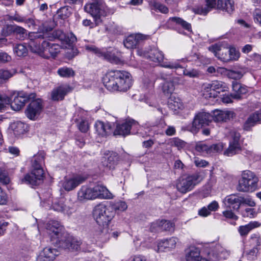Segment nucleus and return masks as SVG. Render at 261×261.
<instances>
[{
	"label": "nucleus",
	"instance_id": "nucleus-61",
	"mask_svg": "<svg viewBox=\"0 0 261 261\" xmlns=\"http://www.w3.org/2000/svg\"><path fill=\"white\" fill-rule=\"evenodd\" d=\"M114 208L120 211H124L126 210L127 205L124 201H119L114 204Z\"/></svg>",
	"mask_w": 261,
	"mask_h": 261
},
{
	"label": "nucleus",
	"instance_id": "nucleus-59",
	"mask_svg": "<svg viewBox=\"0 0 261 261\" xmlns=\"http://www.w3.org/2000/svg\"><path fill=\"white\" fill-rule=\"evenodd\" d=\"M253 19L255 22L261 25V9H255L253 12Z\"/></svg>",
	"mask_w": 261,
	"mask_h": 261
},
{
	"label": "nucleus",
	"instance_id": "nucleus-13",
	"mask_svg": "<svg viewBox=\"0 0 261 261\" xmlns=\"http://www.w3.org/2000/svg\"><path fill=\"white\" fill-rule=\"evenodd\" d=\"M84 10L93 17L96 25L101 23V17L104 13L102 11V6L96 3L87 4L84 6Z\"/></svg>",
	"mask_w": 261,
	"mask_h": 261
},
{
	"label": "nucleus",
	"instance_id": "nucleus-52",
	"mask_svg": "<svg viewBox=\"0 0 261 261\" xmlns=\"http://www.w3.org/2000/svg\"><path fill=\"white\" fill-rule=\"evenodd\" d=\"M244 72L242 70H229L227 77L234 80H239L242 77Z\"/></svg>",
	"mask_w": 261,
	"mask_h": 261
},
{
	"label": "nucleus",
	"instance_id": "nucleus-18",
	"mask_svg": "<svg viewBox=\"0 0 261 261\" xmlns=\"http://www.w3.org/2000/svg\"><path fill=\"white\" fill-rule=\"evenodd\" d=\"M138 124L134 120H128L116 126L114 131V135L126 136L130 134V130L133 128H137Z\"/></svg>",
	"mask_w": 261,
	"mask_h": 261
},
{
	"label": "nucleus",
	"instance_id": "nucleus-53",
	"mask_svg": "<svg viewBox=\"0 0 261 261\" xmlns=\"http://www.w3.org/2000/svg\"><path fill=\"white\" fill-rule=\"evenodd\" d=\"M6 19L9 21H15L17 22H23L24 21V17L15 13L13 15H7Z\"/></svg>",
	"mask_w": 261,
	"mask_h": 261
},
{
	"label": "nucleus",
	"instance_id": "nucleus-21",
	"mask_svg": "<svg viewBox=\"0 0 261 261\" xmlns=\"http://www.w3.org/2000/svg\"><path fill=\"white\" fill-rule=\"evenodd\" d=\"M58 254L59 252L56 249L47 247L41 251L36 261H53Z\"/></svg>",
	"mask_w": 261,
	"mask_h": 261
},
{
	"label": "nucleus",
	"instance_id": "nucleus-56",
	"mask_svg": "<svg viewBox=\"0 0 261 261\" xmlns=\"http://www.w3.org/2000/svg\"><path fill=\"white\" fill-rule=\"evenodd\" d=\"M54 36L63 42H67L66 35L61 30H57L53 33Z\"/></svg>",
	"mask_w": 261,
	"mask_h": 261
},
{
	"label": "nucleus",
	"instance_id": "nucleus-28",
	"mask_svg": "<svg viewBox=\"0 0 261 261\" xmlns=\"http://www.w3.org/2000/svg\"><path fill=\"white\" fill-rule=\"evenodd\" d=\"M261 121V111H257L250 115L247 119L243 125L244 130H250L252 127Z\"/></svg>",
	"mask_w": 261,
	"mask_h": 261
},
{
	"label": "nucleus",
	"instance_id": "nucleus-60",
	"mask_svg": "<svg viewBox=\"0 0 261 261\" xmlns=\"http://www.w3.org/2000/svg\"><path fill=\"white\" fill-rule=\"evenodd\" d=\"M70 10L71 8L68 6L61 8L60 12L63 18L68 17L71 15V13Z\"/></svg>",
	"mask_w": 261,
	"mask_h": 261
},
{
	"label": "nucleus",
	"instance_id": "nucleus-41",
	"mask_svg": "<svg viewBox=\"0 0 261 261\" xmlns=\"http://www.w3.org/2000/svg\"><path fill=\"white\" fill-rule=\"evenodd\" d=\"M241 150V145L240 143L229 142V145L228 148L225 151L224 154L227 156H232L238 153Z\"/></svg>",
	"mask_w": 261,
	"mask_h": 261
},
{
	"label": "nucleus",
	"instance_id": "nucleus-5",
	"mask_svg": "<svg viewBox=\"0 0 261 261\" xmlns=\"http://www.w3.org/2000/svg\"><path fill=\"white\" fill-rule=\"evenodd\" d=\"M202 180V177L199 173L184 175L177 180L176 189L181 193H186L192 190Z\"/></svg>",
	"mask_w": 261,
	"mask_h": 261
},
{
	"label": "nucleus",
	"instance_id": "nucleus-16",
	"mask_svg": "<svg viewBox=\"0 0 261 261\" xmlns=\"http://www.w3.org/2000/svg\"><path fill=\"white\" fill-rule=\"evenodd\" d=\"M86 178L82 175H76L71 178H65L62 181V187L67 191H70L83 183Z\"/></svg>",
	"mask_w": 261,
	"mask_h": 261
},
{
	"label": "nucleus",
	"instance_id": "nucleus-55",
	"mask_svg": "<svg viewBox=\"0 0 261 261\" xmlns=\"http://www.w3.org/2000/svg\"><path fill=\"white\" fill-rule=\"evenodd\" d=\"M247 205L250 207H254L256 205L255 202L254 200L250 197H243L241 196V205Z\"/></svg>",
	"mask_w": 261,
	"mask_h": 261
},
{
	"label": "nucleus",
	"instance_id": "nucleus-35",
	"mask_svg": "<svg viewBox=\"0 0 261 261\" xmlns=\"http://www.w3.org/2000/svg\"><path fill=\"white\" fill-rule=\"evenodd\" d=\"M183 61L184 60L182 59L180 60H178L171 61H163L160 66L166 68L174 69L177 73V72H180L181 70L182 65L180 64V63Z\"/></svg>",
	"mask_w": 261,
	"mask_h": 261
},
{
	"label": "nucleus",
	"instance_id": "nucleus-58",
	"mask_svg": "<svg viewBox=\"0 0 261 261\" xmlns=\"http://www.w3.org/2000/svg\"><path fill=\"white\" fill-rule=\"evenodd\" d=\"M240 137L241 135L239 132L234 130H232L230 132V137L231 140L230 142L233 143H240Z\"/></svg>",
	"mask_w": 261,
	"mask_h": 261
},
{
	"label": "nucleus",
	"instance_id": "nucleus-46",
	"mask_svg": "<svg viewBox=\"0 0 261 261\" xmlns=\"http://www.w3.org/2000/svg\"><path fill=\"white\" fill-rule=\"evenodd\" d=\"M57 73L60 76L63 77H70L74 75V72L73 69L67 67L59 68Z\"/></svg>",
	"mask_w": 261,
	"mask_h": 261
},
{
	"label": "nucleus",
	"instance_id": "nucleus-63",
	"mask_svg": "<svg viewBox=\"0 0 261 261\" xmlns=\"http://www.w3.org/2000/svg\"><path fill=\"white\" fill-rule=\"evenodd\" d=\"M79 128L82 132H87L89 129L88 121L86 120H82L79 124Z\"/></svg>",
	"mask_w": 261,
	"mask_h": 261
},
{
	"label": "nucleus",
	"instance_id": "nucleus-19",
	"mask_svg": "<svg viewBox=\"0 0 261 261\" xmlns=\"http://www.w3.org/2000/svg\"><path fill=\"white\" fill-rule=\"evenodd\" d=\"M178 239L175 237L161 240L158 243L155 251L158 252L169 251L175 248Z\"/></svg>",
	"mask_w": 261,
	"mask_h": 261
},
{
	"label": "nucleus",
	"instance_id": "nucleus-43",
	"mask_svg": "<svg viewBox=\"0 0 261 261\" xmlns=\"http://www.w3.org/2000/svg\"><path fill=\"white\" fill-rule=\"evenodd\" d=\"M178 75L184 74L185 76L191 78L198 77L200 73L199 71L195 69H185L182 66L180 72H177Z\"/></svg>",
	"mask_w": 261,
	"mask_h": 261
},
{
	"label": "nucleus",
	"instance_id": "nucleus-50",
	"mask_svg": "<svg viewBox=\"0 0 261 261\" xmlns=\"http://www.w3.org/2000/svg\"><path fill=\"white\" fill-rule=\"evenodd\" d=\"M151 6L152 7V9L155 11H158L164 14H167L168 13V8L166 6L159 2H153L152 3Z\"/></svg>",
	"mask_w": 261,
	"mask_h": 261
},
{
	"label": "nucleus",
	"instance_id": "nucleus-49",
	"mask_svg": "<svg viewBox=\"0 0 261 261\" xmlns=\"http://www.w3.org/2000/svg\"><path fill=\"white\" fill-rule=\"evenodd\" d=\"M241 214L244 217L253 218L257 215V211L255 208H246L241 211Z\"/></svg>",
	"mask_w": 261,
	"mask_h": 261
},
{
	"label": "nucleus",
	"instance_id": "nucleus-24",
	"mask_svg": "<svg viewBox=\"0 0 261 261\" xmlns=\"http://www.w3.org/2000/svg\"><path fill=\"white\" fill-rule=\"evenodd\" d=\"M94 126L97 134L102 137L107 136L113 132L112 124L109 122L97 121L95 122Z\"/></svg>",
	"mask_w": 261,
	"mask_h": 261
},
{
	"label": "nucleus",
	"instance_id": "nucleus-23",
	"mask_svg": "<svg viewBox=\"0 0 261 261\" xmlns=\"http://www.w3.org/2000/svg\"><path fill=\"white\" fill-rule=\"evenodd\" d=\"M146 36L141 34H132L128 36L123 41L124 46L128 49L136 48L140 41L146 39Z\"/></svg>",
	"mask_w": 261,
	"mask_h": 261
},
{
	"label": "nucleus",
	"instance_id": "nucleus-32",
	"mask_svg": "<svg viewBox=\"0 0 261 261\" xmlns=\"http://www.w3.org/2000/svg\"><path fill=\"white\" fill-rule=\"evenodd\" d=\"M232 88L235 93L232 96L235 99L240 98L241 95L245 94L248 92L247 87L246 86L236 81L232 82Z\"/></svg>",
	"mask_w": 261,
	"mask_h": 261
},
{
	"label": "nucleus",
	"instance_id": "nucleus-20",
	"mask_svg": "<svg viewBox=\"0 0 261 261\" xmlns=\"http://www.w3.org/2000/svg\"><path fill=\"white\" fill-rule=\"evenodd\" d=\"M223 202L226 207L234 211H238L241 205V196L231 194L227 196L223 199Z\"/></svg>",
	"mask_w": 261,
	"mask_h": 261
},
{
	"label": "nucleus",
	"instance_id": "nucleus-15",
	"mask_svg": "<svg viewBox=\"0 0 261 261\" xmlns=\"http://www.w3.org/2000/svg\"><path fill=\"white\" fill-rule=\"evenodd\" d=\"M208 50L212 52L218 59L225 62H229L228 48L215 44L208 47Z\"/></svg>",
	"mask_w": 261,
	"mask_h": 261
},
{
	"label": "nucleus",
	"instance_id": "nucleus-48",
	"mask_svg": "<svg viewBox=\"0 0 261 261\" xmlns=\"http://www.w3.org/2000/svg\"><path fill=\"white\" fill-rule=\"evenodd\" d=\"M169 20L175 22L179 25H180L183 28L188 30V31H191V24L179 17H171L169 18Z\"/></svg>",
	"mask_w": 261,
	"mask_h": 261
},
{
	"label": "nucleus",
	"instance_id": "nucleus-57",
	"mask_svg": "<svg viewBox=\"0 0 261 261\" xmlns=\"http://www.w3.org/2000/svg\"><path fill=\"white\" fill-rule=\"evenodd\" d=\"M14 33L23 37L24 35H26L27 30L21 27L14 24Z\"/></svg>",
	"mask_w": 261,
	"mask_h": 261
},
{
	"label": "nucleus",
	"instance_id": "nucleus-62",
	"mask_svg": "<svg viewBox=\"0 0 261 261\" xmlns=\"http://www.w3.org/2000/svg\"><path fill=\"white\" fill-rule=\"evenodd\" d=\"M12 76V74L8 70H0V77L3 82Z\"/></svg>",
	"mask_w": 261,
	"mask_h": 261
},
{
	"label": "nucleus",
	"instance_id": "nucleus-29",
	"mask_svg": "<svg viewBox=\"0 0 261 261\" xmlns=\"http://www.w3.org/2000/svg\"><path fill=\"white\" fill-rule=\"evenodd\" d=\"M60 46L56 43H51L48 42L47 46H45L43 54L46 57H42L44 58L48 59L50 57L55 58L60 52Z\"/></svg>",
	"mask_w": 261,
	"mask_h": 261
},
{
	"label": "nucleus",
	"instance_id": "nucleus-30",
	"mask_svg": "<svg viewBox=\"0 0 261 261\" xmlns=\"http://www.w3.org/2000/svg\"><path fill=\"white\" fill-rule=\"evenodd\" d=\"M201 258L198 248L191 247L186 250L185 261H199Z\"/></svg>",
	"mask_w": 261,
	"mask_h": 261
},
{
	"label": "nucleus",
	"instance_id": "nucleus-25",
	"mask_svg": "<svg viewBox=\"0 0 261 261\" xmlns=\"http://www.w3.org/2000/svg\"><path fill=\"white\" fill-rule=\"evenodd\" d=\"M77 198L80 201H84L88 200H94L93 187L83 186L77 192Z\"/></svg>",
	"mask_w": 261,
	"mask_h": 261
},
{
	"label": "nucleus",
	"instance_id": "nucleus-8",
	"mask_svg": "<svg viewBox=\"0 0 261 261\" xmlns=\"http://www.w3.org/2000/svg\"><path fill=\"white\" fill-rule=\"evenodd\" d=\"M1 95L7 97L9 101V103L5 104L4 108H5L7 105H10L11 109L16 111L21 109L28 99H34L36 98L35 93H31L28 95L23 92L14 93L11 95V98H9L6 95Z\"/></svg>",
	"mask_w": 261,
	"mask_h": 261
},
{
	"label": "nucleus",
	"instance_id": "nucleus-37",
	"mask_svg": "<svg viewBox=\"0 0 261 261\" xmlns=\"http://www.w3.org/2000/svg\"><path fill=\"white\" fill-rule=\"evenodd\" d=\"M212 83H205L203 84L202 88V94L205 98H216V92L212 88Z\"/></svg>",
	"mask_w": 261,
	"mask_h": 261
},
{
	"label": "nucleus",
	"instance_id": "nucleus-2",
	"mask_svg": "<svg viewBox=\"0 0 261 261\" xmlns=\"http://www.w3.org/2000/svg\"><path fill=\"white\" fill-rule=\"evenodd\" d=\"M102 81L106 88L112 92H125L132 86L130 73L123 70L109 71L103 76Z\"/></svg>",
	"mask_w": 261,
	"mask_h": 261
},
{
	"label": "nucleus",
	"instance_id": "nucleus-7",
	"mask_svg": "<svg viewBox=\"0 0 261 261\" xmlns=\"http://www.w3.org/2000/svg\"><path fill=\"white\" fill-rule=\"evenodd\" d=\"M206 3L204 7L196 9V13L200 15H206L216 6L218 9L225 10L228 13H231L234 9V5L230 0H218L217 5L216 0H206Z\"/></svg>",
	"mask_w": 261,
	"mask_h": 261
},
{
	"label": "nucleus",
	"instance_id": "nucleus-4",
	"mask_svg": "<svg viewBox=\"0 0 261 261\" xmlns=\"http://www.w3.org/2000/svg\"><path fill=\"white\" fill-rule=\"evenodd\" d=\"M93 216L99 225V231L97 232L101 241H105L109 238L108 225L114 216V212L110 207L100 203L95 206L93 211Z\"/></svg>",
	"mask_w": 261,
	"mask_h": 261
},
{
	"label": "nucleus",
	"instance_id": "nucleus-42",
	"mask_svg": "<svg viewBox=\"0 0 261 261\" xmlns=\"http://www.w3.org/2000/svg\"><path fill=\"white\" fill-rule=\"evenodd\" d=\"M153 225H158L161 226V230L172 231L174 230V224L170 221L165 220H158L155 221Z\"/></svg>",
	"mask_w": 261,
	"mask_h": 261
},
{
	"label": "nucleus",
	"instance_id": "nucleus-3",
	"mask_svg": "<svg viewBox=\"0 0 261 261\" xmlns=\"http://www.w3.org/2000/svg\"><path fill=\"white\" fill-rule=\"evenodd\" d=\"M45 153L44 151L39 152L32 160L31 172L19 178V183L32 186H37L43 180L44 172L43 165L44 164Z\"/></svg>",
	"mask_w": 261,
	"mask_h": 261
},
{
	"label": "nucleus",
	"instance_id": "nucleus-27",
	"mask_svg": "<svg viewBox=\"0 0 261 261\" xmlns=\"http://www.w3.org/2000/svg\"><path fill=\"white\" fill-rule=\"evenodd\" d=\"M72 89L69 85H61L54 89L51 93V98L53 100H61L64 96L69 92H71Z\"/></svg>",
	"mask_w": 261,
	"mask_h": 261
},
{
	"label": "nucleus",
	"instance_id": "nucleus-51",
	"mask_svg": "<svg viewBox=\"0 0 261 261\" xmlns=\"http://www.w3.org/2000/svg\"><path fill=\"white\" fill-rule=\"evenodd\" d=\"M229 62L230 61H237L240 57V53L234 47L228 48Z\"/></svg>",
	"mask_w": 261,
	"mask_h": 261
},
{
	"label": "nucleus",
	"instance_id": "nucleus-9",
	"mask_svg": "<svg viewBox=\"0 0 261 261\" xmlns=\"http://www.w3.org/2000/svg\"><path fill=\"white\" fill-rule=\"evenodd\" d=\"M213 120L211 114L205 112L198 113L194 117L190 130L193 133H196L198 130L204 125H208Z\"/></svg>",
	"mask_w": 261,
	"mask_h": 261
},
{
	"label": "nucleus",
	"instance_id": "nucleus-22",
	"mask_svg": "<svg viewBox=\"0 0 261 261\" xmlns=\"http://www.w3.org/2000/svg\"><path fill=\"white\" fill-rule=\"evenodd\" d=\"M95 199H111L113 198L112 193L102 185H97L93 187Z\"/></svg>",
	"mask_w": 261,
	"mask_h": 261
},
{
	"label": "nucleus",
	"instance_id": "nucleus-14",
	"mask_svg": "<svg viewBox=\"0 0 261 261\" xmlns=\"http://www.w3.org/2000/svg\"><path fill=\"white\" fill-rule=\"evenodd\" d=\"M223 144L222 143L207 145L203 142H199L196 143L195 149L197 151L204 154H211L219 152L222 150Z\"/></svg>",
	"mask_w": 261,
	"mask_h": 261
},
{
	"label": "nucleus",
	"instance_id": "nucleus-6",
	"mask_svg": "<svg viewBox=\"0 0 261 261\" xmlns=\"http://www.w3.org/2000/svg\"><path fill=\"white\" fill-rule=\"evenodd\" d=\"M258 179L253 172L245 170L241 174L237 190L242 192H252L256 190Z\"/></svg>",
	"mask_w": 261,
	"mask_h": 261
},
{
	"label": "nucleus",
	"instance_id": "nucleus-44",
	"mask_svg": "<svg viewBox=\"0 0 261 261\" xmlns=\"http://www.w3.org/2000/svg\"><path fill=\"white\" fill-rule=\"evenodd\" d=\"M85 48L86 50L94 53L99 57H101L106 59H108L107 52L101 50L94 45H86Z\"/></svg>",
	"mask_w": 261,
	"mask_h": 261
},
{
	"label": "nucleus",
	"instance_id": "nucleus-10",
	"mask_svg": "<svg viewBox=\"0 0 261 261\" xmlns=\"http://www.w3.org/2000/svg\"><path fill=\"white\" fill-rule=\"evenodd\" d=\"M30 37L31 38L29 42V46L31 50L41 57H46L44 54H43V52L44 47L47 46L48 42L43 41L41 44L40 40L44 38L43 35L33 33V35Z\"/></svg>",
	"mask_w": 261,
	"mask_h": 261
},
{
	"label": "nucleus",
	"instance_id": "nucleus-38",
	"mask_svg": "<svg viewBox=\"0 0 261 261\" xmlns=\"http://www.w3.org/2000/svg\"><path fill=\"white\" fill-rule=\"evenodd\" d=\"M118 160L117 154L116 152H112L107 158L104 157L102 162L105 166L107 167L109 169L114 168Z\"/></svg>",
	"mask_w": 261,
	"mask_h": 261
},
{
	"label": "nucleus",
	"instance_id": "nucleus-45",
	"mask_svg": "<svg viewBox=\"0 0 261 261\" xmlns=\"http://www.w3.org/2000/svg\"><path fill=\"white\" fill-rule=\"evenodd\" d=\"M11 127L15 136H19L25 132V125L21 122H15Z\"/></svg>",
	"mask_w": 261,
	"mask_h": 261
},
{
	"label": "nucleus",
	"instance_id": "nucleus-11",
	"mask_svg": "<svg viewBox=\"0 0 261 261\" xmlns=\"http://www.w3.org/2000/svg\"><path fill=\"white\" fill-rule=\"evenodd\" d=\"M31 100L32 101L25 110V114L28 118L35 120L42 111V101L40 98H36V97Z\"/></svg>",
	"mask_w": 261,
	"mask_h": 261
},
{
	"label": "nucleus",
	"instance_id": "nucleus-54",
	"mask_svg": "<svg viewBox=\"0 0 261 261\" xmlns=\"http://www.w3.org/2000/svg\"><path fill=\"white\" fill-rule=\"evenodd\" d=\"M14 24H7L4 26L2 30V34L3 36H8L14 33Z\"/></svg>",
	"mask_w": 261,
	"mask_h": 261
},
{
	"label": "nucleus",
	"instance_id": "nucleus-36",
	"mask_svg": "<svg viewBox=\"0 0 261 261\" xmlns=\"http://www.w3.org/2000/svg\"><path fill=\"white\" fill-rule=\"evenodd\" d=\"M179 79L178 77L174 78L172 81L165 82L162 86L163 92L165 94L168 95L171 94L174 90V85L178 84Z\"/></svg>",
	"mask_w": 261,
	"mask_h": 261
},
{
	"label": "nucleus",
	"instance_id": "nucleus-64",
	"mask_svg": "<svg viewBox=\"0 0 261 261\" xmlns=\"http://www.w3.org/2000/svg\"><path fill=\"white\" fill-rule=\"evenodd\" d=\"M11 57L5 52L0 51V63L9 62Z\"/></svg>",
	"mask_w": 261,
	"mask_h": 261
},
{
	"label": "nucleus",
	"instance_id": "nucleus-40",
	"mask_svg": "<svg viewBox=\"0 0 261 261\" xmlns=\"http://www.w3.org/2000/svg\"><path fill=\"white\" fill-rule=\"evenodd\" d=\"M212 88H214L215 92H216L217 97L218 96V94L220 92L227 91L228 90V87L226 83L220 81H214L212 83Z\"/></svg>",
	"mask_w": 261,
	"mask_h": 261
},
{
	"label": "nucleus",
	"instance_id": "nucleus-34",
	"mask_svg": "<svg viewBox=\"0 0 261 261\" xmlns=\"http://www.w3.org/2000/svg\"><path fill=\"white\" fill-rule=\"evenodd\" d=\"M259 226V223L257 221L250 222L247 224L240 226L238 228V231L241 236H246L251 230Z\"/></svg>",
	"mask_w": 261,
	"mask_h": 261
},
{
	"label": "nucleus",
	"instance_id": "nucleus-31",
	"mask_svg": "<svg viewBox=\"0 0 261 261\" xmlns=\"http://www.w3.org/2000/svg\"><path fill=\"white\" fill-rule=\"evenodd\" d=\"M149 58L151 61L160 64V65L163 62L164 58L163 53L158 48H152L148 54L145 55Z\"/></svg>",
	"mask_w": 261,
	"mask_h": 261
},
{
	"label": "nucleus",
	"instance_id": "nucleus-47",
	"mask_svg": "<svg viewBox=\"0 0 261 261\" xmlns=\"http://www.w3.org/2000/svg\"><path fill=\"white\" fill-rule=\"evenodd\" d=\"M166 125L165 121L164 119L161 117L155 120V122H148L145 124V127L149 128V127H158L159 128H163L165 127Z\"/></svg>",
	"mask_w": 261,
	"mask_h": 261
},
{
	"label": "nucleus",
	"instance_id": "nucleus-1",
	"mask_svg": "<svg viewBox=\"0 0 261 261\" xmlns=\"http://www.w3.org/2000/svg\"><path fill=\"white\" fill-rule=\"evenodd\" d=\"M46 231L51 241L59 247L71 251L80 249L81 242L67 233L58 221H49L46 225Z\"/></svg>",
	"mask_w": 261,
	"mask_h": 261
},
{
	"label": "nucleus",
	"instance_id": "nucleus-33",
	"mask_svg": "<svg viewBox=\"0 0 261 261\" xmlns=\"http://www.w3.org/2000/svg\"><path fill=\"white\" fill-rule=\"evenodd\" d=\"M168 105L169 108L174 112L182 110L184 108V105L181 100L174 95H171L168 101Z\"/></svg>",
	"mask_w": 261,
	"mask_h": 261
},
{
	"label": "nucleus",
	"instance_id": "nucleus-12",
	"mask_svg": "<svg viewBox=\"0 0 261 261\" xmlns=\"http://www.w3.org/2000/svg\"><path fill=\"white\" fill-rule=\"evenodd\" d=\"M72 203L69 200L61 197L53 200L51 208L55 211L63 213L64 214L70 215L72 213Z\"/></svg>",
	"mask_w": 261,
	"mask_h": 261
},
{
	"label": "nucleus",
	"instance_id": "nucleus-26",
	"mask_svg": "<svg viewBox=\"0 0 261 261\" xmlns=\"http://www.w3.org/2000/svg\"><path fill=\"white\" fill-rule=\"evenodd\" d=\"M251 243L252 245H254V247L247 251L246 255L248 259L253 260L257 258V254L259 251L258 247L260 246L261 244V239L258 237L254 235V237L252 236L251 238Z\"/></svg>",
	"mask_w": 261,
	"mask_h": 261
},
{
	"label": "nucleus",
	"instance_id": "nucleus-39",
	"mask_svg": "<svg viewBox=\"0 0 261 261\" xmlns=\"http://www.w3.org/2000/svg\"><path fill=\"white\" fill-rule=\"evenodd\" d=\"M13 51L19 57H25L28 53L27 46L24 43L16 44L13 46Z\"/></svg>",
	"mask_w": 261,
	"mask_h": 261
},
{
	"label": "nucleus",
	"instance_id": "nucleus-17",
	"mask_svg": "<svg viewBox=\"0 0 261 261\" xmlns=\"http://www.w3.org/2000/svg\"><path fill=\"white\" fill-rule=\"evenodd\" d=\"M212 116L215 122H221L230 120L233 118L236 115L232 111L216 109L213 112Z\"/></svg>",
	"mask_w": 261,
	"mask_h": 261
}]
</instances>
